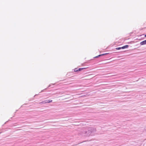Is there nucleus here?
Wrapping results in <instances>:
<instances>
[{
    "label": "nucleus",
    "mask_w": 146,
    "mask_h": 146,
    "mask_svg": "<svg viewBox=\"0 0 146 146\" xmlns=\"http://www.w3.org/2000/svg\"><path fill=\"white\" fill-rule=\"evenodd\" d=\"M141 45H144L146 44V40H144L142 42H141L140 43Z\"/></svg>",
    "instance_id": "obj_1"
},
{
    "label": "nucleus",
    "mask_w": 146,
    "mask_h": 146,
    "mask_svg": "<svg viewBox=\"0 0 146 146\" xmlns=\"http://www.w3.org/2000/svg\"><path fill=\"white\" fill-rule=\"evenodd\" d=\"M128 47V46L127 45H126L125 46H124L122 47H121V48H122V49H124L125 48H127Z\"/></svg>",
    "instance_id": "obj_2"
},
{
    "label": "nucleus",
    "mask_w": 146,
    "mask_h": 146,
    "mask_svg": "<svg viewBox=\"0 0 146 146\" xmlns=\"http://www.w3.org/2000/svg\"><path fill=\"white\" fill-rule=\"evenodd\" d=\"M46 101L47 100L43 101L41 102H40L39 104H45L46 103Z\"/></svg>",
    "instance_id": "obj_3"
},
{
    "label": "nucleus",
    "mask_w": 146,
    "mask_h": 146,
    "mask_svg": "<svg viewBox=\"0 0 146 146\" xmlns=\"http://www.w3.org/2000/svg\"><path fill=\"white\" fill-rule=\"evenodd\" d=\"M85 68H80L78 69V71H80L81 70H82L84 69Z\"/></svg>",
    "instance_id": "obj_4"
},
{
    "label": "nucleus",
    "mask_w": 146,
    "mask_h": 146,
    "mask_svg": "<svg viewBox=\"0 0 146 146\" xmlns=\"http://www.w3.org/2000/svg\"><path fill=\"white\" fill-rule=\"evenodd\" d=\"M52 100H49L48 101H46V103H50L52 102Z\"/></svg>",
    "instance_id": "obj_5"
},
{
    "label": "nucleus",
    "mask_w": 146,
    "mask_h": 146,
    "mask_svg": "<svg viewBox=\"0 0 146 146\" xmlns=\"http://www.w3.org/2000/svg\"><path fill=\"white\" fill-rule=\"evenodd\" d=\"M74 71L75 72H78V69L77 68H75L74 69Z\"/></svg>",
    "instance_id": "obj_6"
},
{
    "label": "nucleus",
    "mask_w": 146,
    "mask_h": 146,
    "mask_svg": "<svg viewBox=\"0 0 146 146\" xmlns=\"http://www.w3.org/2000/svg\"><path fill=\"white\" fill-rule=\"evenodd\" d=\"M103 55H104V54H101V55H98V56H96V57H94V58H97V57H99V56H101Z\"/></svg>",
    "instance_id": "obj_7"
},
{
    "label": "nucleus",
    "mask_w": 146,
    "mask_h": 146,
    "mask_svg": "<svg viewBox=\"0 0 146 146\" xmlns=\"http://www.w3.org/2000/svg\"><path fill=\"white\" fill-rule=\"evenodd\" d=\"M122 49V48H121V47L117 48H116V49H117V50H119V49Z\"/></svg>",
    "instance_id": "obj_8"
},
{
    "label": "nucleus",
    "mask_w": 146,
    "mask_h": 146,
    "mask_svg": "<svg viewBox=\"0 0 146 146\" xmlns=\"http://www.w3.org/2000/svg\"><path fill=\"white\" fill-rule=\"evenodd\" d=\"M145 37H146V34L145 35Z\"/></svg>",
    "instance_id": "obj_9"
}]
</instances>
